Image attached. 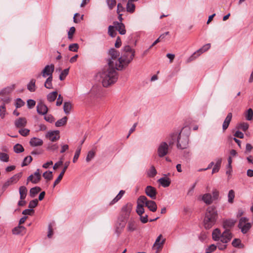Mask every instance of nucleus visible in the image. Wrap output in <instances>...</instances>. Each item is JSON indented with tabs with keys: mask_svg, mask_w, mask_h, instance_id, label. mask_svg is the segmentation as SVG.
Returning <instances> with one entry per match:
<instances>
[{
	"mask_svg": "<svg viewBox=\"0 0 253 253\" xmlns=\"http://www.w3.org/2000/svg\"><path fill=\"white\" fill-rule=\"evenodd\" d=\"M42 176L47 180L49 181L53 178L52 172L50 171H46L43 173Z\"/></svg>",
	"mask_w": 253,
	"mask_h": 253,
	"instance_id": "43",
	"label": "nucleus"
},
{
	"mask_svg": "<svg viewBox=\"0 0 253 253\" xmlns=\"http://www.w3.org/2000/svg\"><path fill=\"white\" fill-rule=\"evenodd\" d=\"M30 130L27 128H22L19 130V133L23 136H26L29 134Z\"/></svg>",
	"mask_w": 253,
	"mask_h": 253,
	"instance_id": "59",
	"label": "nucleus"
},
{
	"mask_svg": "<svg viewBox=\"0 0 253 253\" xmlns=\"http://www.w3.org/2000/svg\"><path fill=\"white\" fill-rule=\"evenodd\" d=\"M34 212V211L33 209H26L22 212V214L25 216L27 215H32Z\"/></svg>",
	"mask_w": 253,
	"mask_h": 253,
	"instance_id": "63",
	"label": "nucleus"
},
{
	"mask_svg": "<svg viewBox=\"0 0 253 253\" xmlns=\"http://www.w3.org/2000/svg\"><path fill=\"white\" fill-rule=\"evenodd\" d=\"M20 199L21 200H24L27 196L28 190L24 186H21L19 188Z\"/></svg>",
	"mask_w": 253,
	"mask_h": 253,
	"instance_id": "29",
	"label": "nucleus"
},
{
	"mask_svg": "<svg viewBox=\"0 0 253 253\" xmlns=\"http://www.w3.org/2000/svg\"><path fill=\"white\" fill-rule=\"evenodd\" d=\"M72 105L70 102H65L63 105L64 112L66 114H69L70 113Z\"/></svg>",
	"mask_w": 253,
	"mask_h": 253,
	"instance_id": "33",
	"label": "nucleus"
},
{
	"mask_svg": "<svg viewBox=\"0 0 253 253\" xmlns=\"http://www.w3.org/2000/svg\"><path fill=\"white\" fill-rule=\"evenodd\" d=\"M216 249V246L214 244H211L206 249V253H211Z\"/></svg>",
	"mask_w": 253,
	"mask_h": 253,
	"instance_id": "60",
	"label": "nucleus"
},
{
	"mask_svg": "<svg viewBox=\"0 0 253 253\" xmlns=\"http://www.w3.org/2000/svg\"><path fill=\"white\" fill-rule=\"evenodd\" d=\"M14 88V85L13 84L10 86H7L0 91V95L1 96L0 99L4 103L9 102L10 99L8 95L12 92Z\"/></svg>",
	"mask_w": 253,
	"mask_h": 253,
	"instance_id": "11",
	"label": "nucleus"
},
{
	"mask_svg": "<svg viewBox=\"0 0 253 253\" xmlns=\"http://www.w3.org/2000/svg\"><path fill=\"white\" fill-rule=\"evenodd\" d=\"M79 44L78 43H72L69 46V49L70 51L77 52L79 49Z\"/></svg>",
	"mask_w": 253,
	"mask_h": 253,
	"instance_id": "52",
	"label": "nucleus"
},
{
	"mask_svg": "<svg viewBox=\"0 0 253 253\" xmlns=\"http://www.w3.org/2000/svg\"><path fill=\"white\" fill-rule=\"evenodd\" d=\"M33 159L31 156L25 157L22 163L21 166L24 167L29 164L32 161Z\"/></svg>",
	"mask_w": 253,
	"mask_h": 253,
	"instance_id": "47",
	"label": "nucleus"
},
{
	"mask_svg": "<svg viewBox=\"0 0 253 253\" xmlns=\"http://www.w3.org/2000/svg\"><path fill=\"white\" fill-rule=\"evenodd\" d=\"M135 5L132 1V0H128L126 4V11L132 13L135 11Z\"/></svg>",
	"mask_w": 253,
	"mask_h": 253,
	"instance_id": "28",
	"label": "nucleus"
},
{
	"mask_svg": "<svg viewBox=\"0 0 253 253\" xmlns=\"http://www.w3.org/2000/svg\"><path fill=\"white\" fill-rule=\"evenodd\" d=\"M158 182L164 187H168L170 184V180L169 178L162 177L158 180Z\"/></svg>",
	"mask_w": 253,
	"mask_h": 253,
	"instance_id": "31",
	"label": "nucleus"
},
{
	"mask_svg": "<svg viewBox=\"0 0 253 253\" xmlns=\"http://www.w3.org/2000/svg\"><path fill=\"white\" fill-rule=\"evenodd\" d=\"M9 156L5 153H0V160L2 162H7L9 161Z\"/></svg>",
	"mask_w": 253,
	"mask_h": 253,
	"instance_id": "48",
	"label": "nucleus"
},
{
	"mask_svg": "<svg viewBox=\"0 0 253 253\" xmlns=\"http://www.w3.org/2000/svg\"><path fill=\"white\" fill-rule=\"evenodd\" d=\"M114 25H110L108 27V34L112 37H115L116 35V32L114 30Z\"/></svg>",
	"mask_w": 253,
	"mask_h": 253,
	"instance_id": "50",
	"label": "nucleus"
},
{
	"mask_svg": "<svg viewBox=\"0 0 253 253\" xmlns=\"http://www.w3.org/2000/svg\"><path fill=\"white\" fill-rule=\"evenodd\" d=\"M67 120L68 118L67 117H64L55 123V126L56 127H60L65 126L67 123Z\"/></svg>",
	"mask_w": 253,
	"mask_h": 253,
	"instance_id": "36",
	"label": "nucleus"
},
{
	"mask_svg": "<svg viewBox=\"0 0 253 253\" xmlns=\"http://www.w3.org/2000/svg\"><path fill=\"white\" fill-rule=\"evenodd\" d=\"M178 134L177 133H172L170 134L167 138V141L168 145L171 147L177 139Z\"/></svg>",
	"mask_w": 253,
	"mask_h": 253,
	"instance_id": "23",
	"label": "nucleus"
},
{
	"mask_svg": "<svg viewBox=\"0 0 253 253\" xmlns=\"http://www.w3.org/2000/svg\"><path fill=\"white\" fill-rule=\"evenodd\" d=\"M24 102L21 98H17L16 103V107L20 108L24 105Z\"/></svg>",
	"mask_w": 253,
	"mask_h": 253,
	"instance_id": "64",
	"label": "nucleus"
},
{
	"mask_svg": "<svg viewBox=\"0 0 253 253\" xmlns=\"http://www.w3.org/2000/svg\"><path fill=\"white\" fill-rule=\"evenodd\" d=\"M6 109L4 104L0 106V116L3 119L5 117Z\"/></svg>",
	"mask_w": 253,
	"mask_h": 253,
	"instance_id": "56",
	"label": "nucleus"
},
{
	"mask_svg": "<svg viewBox=\"0 0 253 253\" xmlns=\"http://www.w3.org/2000/svg\"><path fill=\"white\" fill-rule=\"evenodd\" d=\"M41 191V188L39 187H35L32 188L30 190V196L31 197H34L36 194Z\"/></svg>",
	"mask_w": 253,
	"mask_h": 253,
	"instance_id": "37",
	"label": "nucleus"
},
{
	"mask_svg": "<svg viewBox=\"0 0 253 253\" xmlns=\"http://www.w3.org/2000/svg\"><path fill=\"white\" fill-rule=\"evenodd\" d=\"M24 222H19L12 230V232L15 235H23L26 232V229L23 225Z\"/></svg>",
	"mask_w": 253,
	"mask_h": 253,
	"instance_id": "14",
	"label": "nucleus"
},
{
	"mask_svg": "<svg viewBox=\"0 0 253 253\" xmlns=\"http://www.w3.org/2000/svg\"><path fill=\"white\" fill-rule=\"evenodd\" d=\"M235 198V192L233 190H229L228 194V201L229 203H233Z\"/></svg>",
	"mask_w": 253,
	"mask_h": 253,
	"instance_id": "42",
	"label": "nucleus"
},
{
	"mask_svg": "<svg viewBox=\"0 0 253 253\" xmlns=\"http://www.w3.org/2000/svg\"><path fill=\"white\" fill-rule=\"evenodd\" d=\"M30 144L32 146H41L43 144V141L40 138L33 137L31 139Z\"/></svg>",
	"mask_w": 253,
	"mask_h": 253,
	"instance_id": "27",
	"label": "nucleus"
},
{
	"mask_svg": "<svg viewBox=\"0 0 253 253\" xmlns=\"http://www.w3.org/2000/svg\"><path fill=\"white\" fill-rule=\"evenodd\" d=\"M114 25L116 30H117L121 35H125L126 33L125 25L122 23H119L118 21L114 22Z\"/></svg>",
	"mask_w": 253,
	"mask_h": 253,
	"instance_id": "22",
	"label": "nucleus"
},
{
	"mask_svg": "<svg viewBox=\"0 0 253 253\" xmlns=\"http://www.w3.org/2000/svg\"><path fill=\"white\" fill-rule=\"evenodd\" d=\"M38 203V201L37 199L33 200L30 202L29 204V208H30V209H33L37 206Z\"/></svg>",
	"mask_w": 253,
	"mask_h": 253,
	"instance_id": "57",
	"label": "nucleus"
},
{
	"mask_svg": "<svg viewBox=\"0 0 253 253\" xmlns=\"http://www.w3.org/2000/svg\"><path fill=\"white\" fill-rule=\"evenodd\" d=\"M217 213L215 207H209L206 212L204 221H215L217 219Z\"/></svg>",
	"mask_w": 253,
	"mask_h": 253,
	"instance_id": "6",
	"label": "nucleus"
},
{
	"mask_svg": "<svg viewBox=\"0 0 253 253\" xmlns=\"http://www.w3.org/2000/svg\"><path fill=\"white\" fill-rule=\"evenodd\" d=\"M52 81V78H47L44 83V87L47 89L53 88Z\"/></svg>",
	"mask_w": 253,
	"mask_h": 253,
	"instance_id": "41",
	"label": "nucleus"
},
{
	"mask_svg": "<svg viewBox=\"0 0 253 253\" xmlns=\"http://www.w3.org/2000/svg\"><path fill=\"white\" fill-rule=\"evenodd\" d=\"M14 151L16 153H19L24 151L23 147L20 144H16L14 146Z\"/></svg>",
	"mask_w": 253,
	"mask_h": 253,
	"instance_id": "44",
	"label": "nucleus"
},
{
	"mask_svg": "<svg viewBox=\"0 0 253 253\" xmlns=\"http://www.w3.org/2000/svg\"><path fill=\"white\" fill-rule=\"evenodd\" d=\"M221 159H218L217 160H216V163L214 165L212 170V173L217 172L219 171L221 164Z\"/></svg>",
	"mask_w": 253,
	"mask_h": 253,
	"instance_id": "35",
	"label": "nucleus"
},
{
	"mask_svg": "<svg viewBox=\"0 0 253 253\" xmlns=\"http://www.w3.org/2000/svg\"><path fill=\"white\" fill-rule=\"evenodd\" d=\"M146 194L152 199H155L157 195V190L156 188L151 186H147L145 190Z\"/></svg>",
	"mask_w": 253,
	"mask_h": 253,
	"instance_id": "18",
	"label": "nucleus"
},
{
	"mask_svg": "<svg viewBox=\"0 0 253 253\" xmlns=\"http://www.w3.org/2000/svg\"><path fill=\"white\" fill-rule=\"evenodd\" d=\"M69 69H64L60 74L59 76V79L61 81H63L65 79L66 77L69 74Z\"/></svg>",
	"mask_w": 253,
	"mask_h": 253,
	"instance_id": "49",
	"label": "nucleus"
},
{
	"mask_svg": "<svg viewBox=\"0 0 253 253\" xmlns=\"http://www.w3.org/2000/svg\"><path fill=\"white\" fill-rule=\"evenodd\" d=\"M238 128L244 131H246L249 128V125L247 123H242L239 124Z\"/></svg>",
	"mask_w": 253,
	"mask_h": 253,
	"instance_id": "51",
	"label": "nucleus"
},
{
	"mask_svg": "<svg viewBox=\"0 0 253 253\" xmlns=\"http://www.w3.org/2000/svg\"><path fill=\"white\" fill-rule=\"evenodd\" d=\"M222 233L218 228H216L212 231V238L215 241H218L220 240Z\"/></svg>",
	"mask_w": 253,
	"mask_h": 253,
	"instance_id": "26",
	"label": "nucleus"
},
{
	"mask_svg": "<svg viewBox=\"0 0 253 253\" xmlns=\"http://www.w3.org/2000/svg\"><path fill=\"white\" fill-rule=\"evenodd\" d=\"M157 170L154 166H151L150 169L147 172V175L150 177H154L157 174Z\"/></svg>",
	"mask_w": 253,
	"mask_h": 253,
	"instance_id": "40",
	"label": "nucleus"
},
{
	"mask_svg": "<svg viewBox=\"0 0 253 253\" xmlns=\"http://www.w3.org/2000/svg\"><path fill=\"white\" fill-rule=\"evenodd\" d=\"M54 70V65L52 64L47 65L45 66L44 69L42 71L41 73L38 74L37 76V78H39L41 76L43 78H52V73Z\"/></svg>",
	"mask_w": 253,
	"mask_h": 253,
	"instance_id": "10",
	"label": "nucleus"
},
{
	"mask_svg": "<svg viewBox=\"0 0 253 253\" xmlns=\"http://www.w3.org/2000/svg\"><path fill=\"white\" fill-rule=\"evenodd\" d=\"M110 58L108 59V66L110 67H115L117 69V64L119 63L120 52L115 48H111L108 52Z\"/></svg>",
	"mask_w": 253,
	"mask_h": 253,
	"instance_id": "5",
	"label": "nucleus"
},
{
	"mask_svg": "<svg viewBox=\"0 0 253 253\" xmlns=\"http://www.w3.org/2000/svg\"><path fill=\"white\" fill-rule=\"evenodd\" d=\"M162 235H160L156 239L155 242L153 246V249L156 250V253H158L159 251L162 250L163 245L165 242V239H162Z\"/></svg>",
	"mask_w": 253,
	"mask_h": 253,
	"instance_id": "16",
	"label": "nucleus"
},
{
	"mask_svg": "<svg viewBox=\"0 0 253 253\" xmlns=\"http://www.w3.org/2000/svg\"><path fill=\"white\" fill-rule=\"evenodd\" d=\"M14 124L17 128L24 127L27 124V120L25 118H19L15 121Z\"/></svg>",
	"mask_w": 253,
	"mask_h": 253,
	"instance_id": "24",
	"label": "nucleus"
},
{
	"mask_svg": "<svg viewBox=\"0 0 253 253\" xmlns=\"http://www.w3.org/2000/svg\"><path fill=\"white\" fill-rule=\"evenodd\" d=\"M241 243V241L239 239L235 238L233 240L232 245L234 247H239Z\"/></svg>",
	"mask_w": 253,
	"mask_h": 253,
	"instance_id": "62",
	"label": "nucleus"
},
{
	"mask_svg": "<svg viewBox=\"0 0 253 253\" xmlns=\"http://www.w3.org/2000/svg\"><path fill=\"white\" fill-rule=\"evenodd\" d=\"M42 176L40 173V169H37L33 174L30 175L27 178V183L29 181H31L34 184L38 183L41 179Z\"/></svg>",
	"mask_w": 253,
	"mask_h": 253,
	"instance_id": "15",
	"label": "nucleus"
},
{
	"mask_svg": "<svg viewBox=\"0 0 253 253\" xmlns=\"http://www.w3.org/2000/svg\"><path fill=\"white\" fill-rule=\"evenodd\" d=\"M132 209V205L130 203H127L124 205L120 211L118 216L119 221H125L129 219Z\"/></svg>",
	"mask_w": 253,
	"mask_h": 253,
	"instance_id": "4",
	"label": "nucleus"
},
{
	"mask_svg": "<svg viewBox=\"0 0 253 253\" xmlns=\"http://www.w3.org/2000/svg\"><path fill=\"white\" fill-rule=\"evenodd\" d=\"M22 172L18 173L13 176L7 179L3 184L2 189L3 190H5L10 185L16 183L22 177Z\"/></svg>",
	"mask_w": 253,
	"mask_h": 253,
	"instance_id": "12",
	"label": "nucleus"
},
{
	"mask_svg": "<svg viewBox=\"0 0 253 253\" xmlns=\"http://www.w3.org/2000/svg\"><path fill=\"white\" fill-rule=\"evenodd\" d=\"M253 116V111L252 109L250 108L247 111V114L246 116V119L248 121H250L252 119Z\"/></svg>",
	"mask_w": 253,
	"mask_h": 253,
	"instance_id": "61",
	"label": "nucleus"
},
{
	"mask_svg": "<svg viewBox=\"0 0 253 253\" xmlns=\"http://www.w3.org/2000/svg\"><path fill=\"white\" fill-rule=\"evenodd\" d=\"M45 136L52 142L56 141L58 140L60 138L59 131L55 130L48 131L46 133Z\"/></svg>",
	"mask_w": 253,
	"mask_h": 253,
	"instance_id": "17",
	"label": "nucleus"
},
{
	"mask_svg": "<svg viewBox=\"0 0 253 253\" xmlns=\"http://www.w3.org/2000/svg\"><path fill=\"white\" fill-rule=\"evenodd\" d=\"M232 114L231 113H229L227 114L223 123L222 125V129L223 131H225L228 127L230 123L232 120Z\"/></svg>",
	"mask_w": 253,
	"mask_h": 253,
	"instance_id": "25",
	"label": "nucleus"
},
{
	"mask_svg": "<svg viewBox=\"0 0 253 253\" xmlns=\"http://www.w3.org/2000/svg\"><path fill=\"white\" fill-rule=\"evenodd\" d=\"M107 3L110 9H112L116 4V0H107Z\"/></svg>",
	"mask_w": 253,
	"mask_h": 253,
	"instance_id": "55",
	"label": "nucleus"
},
{
	"mask_svg": "<svg viewBox=\"0 0 253 253\" xmlns=\"http://www.w3.org/2000/svg\"><path fill=\"white\" fill-rule=\"evenodd\" d=\"M47 106L43 102H41L38 103L37 105V111L38 114L42 115H45L48 112Z\"/></svg>",
	"mask_w": 253,
	"mask_h": 253,
	"instance_id": "19",
	"label": "nucleus"
},
{
	"mask_svg": "<svg viewBox=\"0 0 253 253\" xmlns=\"http://www.w3.org/2000/svg\"><path fill=\"white\" fill-rule=\"evenodd\" d=\"M75 31H76V29L74 27H72L70 28L69 31H68V37L69 39H70V40L72 39L73 35L75 33Z\"/></svg>",
	"mask_w": 253,
	"mask_h": 253,
	"instance_id": "58",
	"label": "nucleus"
},
{
	"mask_svg": "<svg viewBox=\"0 0 253 253\" xmlns=\"http://www.w3.org/2000/svg\"><path fill=\"white\" fill-rule=\"evenodd\" d=\"M234 225V222H223V227L225 230L222 233L220 242L223 244H226L230 241L233 235L229 229Z\"/></svg>",
	"mask_w": 253,
	"mask_h": 253,
	"instance_id": "3",
	"label": "nucleus"
},
{
	"mask_svg": "<svg viewBox=\"0 0 253 253\" xmlns=\"http://www.w3.org/2000/svg\"><path fill=\"white\" fill-rule=\"evenodd\" d=\"M135 55V50L129 45L125 46L122 51L121 56L119 58V63L117 64V70H122L126 67L133 60Z\"/></svg>",
	"mask_w": 253,
	"mask_h": 253,
	"instance_id": "2",
	"label": "nucleus"
},
{
	"mask_svg": "<svg viewBox=\"0 0 253 253\" xmlns=\"http://www.w3.org/2000/svg\"><path fill=\"white\" fill-rule=\"evenodd\" d=\"M170 147L166 141L161 142L158 145L157 153L159 157L162 158L166 156L169 152Z\"/></svg>",
	"mask_w": 253,
	"mask_h": 253,
	"instance_id": "9",
	"label": "nucleus"
},
{
	"mask_svg": "<svg viewBox=\"0 0 253 253\" xmlns=\"http://www.w3.org/2000/svg\"><path fill=\"white\" fill-rule=\"evenodd\" d=\"M238 228L243 234L247 233L252 227L251 222H239Z\"/></svg>",
	"mask_w": 253,
	"mask_h": 253,
	"instance_id": "20",
	"label": "nucleus"
},
{
	"mask_svg": "<svg viewBox=\"0 0 253 253\" xmlns=\"http://www.w3.org/2000/svg\"><path fill=\"white\" fill-rule=\"evenodd\" d=\"M35 83L36 80L35 79H32L28 84L27 88L31 92L35 91Z\"/></svg>",
	"mask_w": 253,
	"mask_h": 253,
	"instance_id": "39",
	"label": "nucleus"
},
{
	"mask_svg": "<svg viewBox=\"0 0 253 253\" xmlns=\"http://www.w3.org/2000/svg\"><path fill=\"white\" fill-rule=\"evenodd\" d=\"M211 47L210 43H207L204 45L202 48H200L196 52H195L193 55H192L187 60V62H189L195 59L198 56H199L201 53L207 51Z\"/></svg>",
	"mask_w": 253,
	"mask_h": 253,
	"instance_id": "13",
	"label": "nucleus"
},
{
	"mask_svg": "<svg viewBox=\"0 0 253 253\" xmlns=\"http://www.w3.org/2000/svg\"><path fill=\"white\" fill-rule=\"evenodd\" d=\"M189 137L179 133L177 139V147L180 149H186L188 146Z\"/></svg>",
	"mask_w": 253,
	"mask_h": 253,
	"instance_id": "7",
	"label": "nucleus"
},
{
	"mask_svg": "<svg viewBox=\"0 0 253 253\" xmlns=\"http://www.w3.org/2000/svg\"><path fill=\"white\" fill-rule=\"evenodd\" d=\"M69 164H70V162H67L65 163L64 167L62 171L61 172V173L58 176L57 178L55 180V181L54 182L53 186V187H55V186L60 182V181L61 180V179L63 178V176L64 175L67 169L68 168V167L69 165Z\"/></svg>",
	"mask_w": 253,
	"mask_h": 253,
	"instance_id": "21",
	"label": "nucleus"
},
{
	"mask_svg": "<svg viewBox=\"0 0 253 253\" xmlns=\"http://www.w3.org/2000/svg\"><path fill=\"white\" fill-rule=\"evenodd\" d=\"M57 96V92L56 91H53L48 93L47 95V99L50 102H52L55 100Z\"/></svg>",
	"mask_w": 253,
	"mask_h": 253,
	"instance_id": "34",
	"label": "nucleus"
},
{
	"mask_svg": "<svg viewBox=\"0 0 253 253\" xmlns=\"http://www.w3.org/2000/svg\"><path fill=\"white\" fill-rule=\"evenodd\" d=\"M137 206L136 210V212L139 215H141V214H143L144 213V204H143L142 203L139 202V198L137 199Z\"/></svg>",
	"mask_w": 253,
	"mask_h": 253,
	"instance_id": "30",
	"label": "nucleus"
},
{
	"mask_svg": "<svg viewBox=\"0 0 253 253\" xmlns=\"http://www.w3.org/2000/svg\"><path fill=\"white\" fill-rule=\"evenodd\" d=\"M116 70H117L115 67H110L108 66L97 74V77L99 78L104 87H107L117 82L118 74Z\"/></svg>",
	"mask_w": 253,
	"mask_h": 253,
	"instance_id": "1",
	"label": "nucleus"
},
{
	"mask_svg": "<svg viewBox=\"0 0 253 253\" xmlns=\"http://www.w3.org/2000/svg\"><path fill=\"white\" fill-rule=\"evenodd\" d=\"M125 226V222H116L115 224L116 232L119 233Z\"/></svg>",
	"mask_w": 253,
	"mask_h": 253,
	"instance_id": "38",
	"label": "nucleus"
},
{
	"mask_svg": "<svg viewBox=\"0 0 253 253\" xmlns=\"http://www.w3.org/2000/svg\"><path fill=\"white\" fill-rule=\"evenodd\" d=\"M139 202L142 203L150 211L153 212L157 210V205L156 203L153 201L148 200L145 196H140L139 197Z\"/></svg>",
	"mask_w": 253,
	"mask_h": 253,
	"instance_id": "8",
	"label": "nucleus"
},
{
	"mask_svg": "<svg viewBox=\"0 0 253 253\" xmlns=\"http://www.w3.org/2000/svg\"><path fill=\"white\" fill-rule=\"evenodd\" d=\"M203 201L208 205L211 204L212 202V198L211 194L207 193L204 194L202 197Z\"/></svg>",
	"mask_w": 253,
	"mask_h": 253,
	"instance_id": "32",
	"label": "nucleus"
},
{
	"mask_svg": "<svg viewBox=\"0 0 253 253\" xmlns=\"http://www.w3.org/2000/svg\"><path fill=\"white\" fill-rule=\"evenodd\" d=\"M137 225L135 222H128L127 229L129 231H133L136 229Z\"/></svg>",
	"mask_w": 253,
	"mask_h": 253,
	"instance_id": "54",
	"label": "nucleus"
},
{
	"mask_svg": "<svg viewBox=\"0 0 253 253\" xmlns=\"http://www.w3.org/2000/svg\"><path fill=\"white\" fill-rule=\"evenodd\" d=\"M81 148H82L81 146H80L78 147V148L76 150L74 158H73V163H76L77 162V161L78 160V159L79 157V156L80 155V153L81 151Z\"/></svg>",
	"mask_w": 253,
	"mask_h": 253,
	"instance_id": "46",
	"label": "nucleus"
},
{
	"mask_svg": "<svg viewBox=\"0 0 253 253\" xmlns=\"http://www.w3.org/2000/svg\"><path fill=\"white\" fill-rule=\"evenodd\" d=\"M44 119L47 122L50 123H52L55 121V118L54 117L51 115L49 114L46 116H45L44 117Z\"/></svg>",
	"mask_w": 253,
	"mask_h": 253,
	"instance_id": "53",
	"label": "nucleus"
},
{
	"mask_svg": "<svg viewBox=\"0 0 253 253\" xmlns=\"http://www.w3.org/2000/svg\"><path fill=\"white\" fill-rule=\"evenodd\" d=\"M95 152L94 151H89L86 156L85 160L87 162H89L95 156Z\"/></svg>",
	"mask_w": 253,
	"mask_h": 253,
	"instance_id": "45",
	"label": "nucleus"
}]
</instances>
